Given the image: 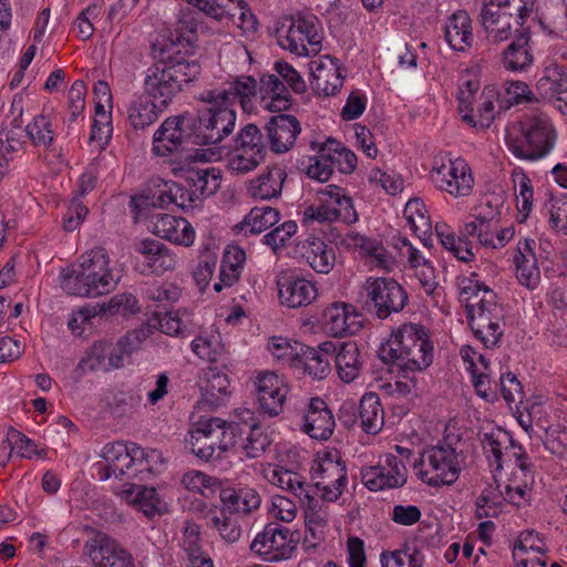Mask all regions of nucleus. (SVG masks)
Instances as JSON below:
<instances>
[{"mask_svg":"<svg viewBox=\"0 0 567 567\" xmlns=\"http://www.w3.org/2000/svg\"><path fill=\"white\" fill-rule=\"evenodd\" d=\"M445 40L456 51H465L472 45V21L464 10L454 12L444 28Z\"/></svg>","mask_w":567,"mask_h":567,"instance_id":"e433bc0d","label":"nucleus"},{"mask_svg":"<svg viewBox=\"0 0 567 567\" xmlns=\"http://www.w3.org/2000/svg\"><path fill=\"white\" fill-rule=\"evenodd\" d=\"M423 561V555L417 549L410 551L406 548L392 551L390 555L382 554L381 556L382 567H422Z\"/></svg>","mask_w":567,"mask_h":567,"instance_id":"052dcab7","label":"nucleus"},{"mask_svg":"<svg viewBox=\"0 0 567 567\" xmlns=\"http://www.w3.org/2000/svg\"><path fill=\"white\" fill-rule=\"evenodd\" d=\"M305 215L317 221H337L340 220L347 225L358 220V214L353 207L351 197L346 193L340 196L339 200L331 204H320L317 207L310 206L306 209Z\"/></svg>","mask_w":567,"mask_h":567,"instance_id":"c756f323","label":"nucleus"},{"mask_svg":"<svg viewBox=\"0 0 567 567\" xmlns=\"http://www.w3.org/2000/svg\"><path fill=\"white\" fill-rule=\"evenodd\" d=\"M195 114L185 112L167 117L153 135V153L168 156L174 152L199 145Z\"/></svg>","mask_w":567,"mask_h":567,"instance_id":"39448f33","label":"nucleus"},{"mask_svg":"<svg viewBox=\"0 0 567 567\" xmlns=\"http://www.w3.org/2000/svg\"><path fill=\"white\" fill-rule=\"evenodd\" d=\"M259 92L264 107L270 112H282L291 106V96L276 74H264L260 79Z\"/></svg>","mask_w":567,"mask_h":567,"instance_id":"72a5a7b5","label":"nucleus"},{"mask_svg":"<svg viewBox=\"0 0 567 567\" xmlns=\"http://www.w3.org/2000/svg\"><path fill=\"white\" fill-rule=\"evenodd\" d=\"M142 402L137 391L127 390L115 393L112 403V412L116 416H125L136 411Z\"/></svg>","mask_w":567,"mask_h":567,"instance_id":"69168bd1","label":"nucleus"},{"mask_svg":"<svg viewBox=\"0 0 567 567\" xmlns=\"http://www.w3.org/2000/svg\"><path fill=\"white\" fill-rule=\"evenodd\" d=\"M312 478L329 480L339 485L348 484V472L346 462L338 452H327L312 466Z\"/></svg>","mask_w":567,"mask_h":567,"instance_id":"a19ab883","label":"nucleus"},{"mask_svg":"<svg viewBox=\"0 0 567 567\" xmlns=\"http://www.w3.org/2000/svg\"><path fill=\"white\" fill-rule=\"evenodd\" d=\"M107 342L96 341L86 352V355L80 360L75 368V372L82 377L87 372L107 371Z\"/></svg>","mask_w":567,"mask_h":567,"instance_id":"603ef678","label":"nucleus"},{"mask_svg":"<svg viewBox=\"0 0 567 567\" xmlns=\"http://www.w3.org/2000/svg\"><path fill=\"white\" fill-rule=\"evenodd\" d=\"M326 150L331 153L333 165L337 166L341 173L350 174L355 169L357 156L352 151L342 147L340 143L331 138L326 142Z\"/></svg>","mask_w":567,"mask_h":567,"instance_id":"680f3d73","label":"nucleus"},{"mask_svg":"<svg viewBox=\"0 0 567 567\" xmlns=\"http://www.w3.org/2000/svg\"><path fill=\"white\" fill-rule=\"evenodd\" d=\"M257 95V81L249 75L236 78L224 90H209L202 94L203 101L209 104L229 106L239 101L244 111L251 107V100Z\"/></svg>","mask_w":567,"mask_h":567,"instance_id":"4468645a","label":"nucleus"},{"mask_svg":"<svg viewBox=\"0 0 567 567\" xmlns=\"http://www.w3.org/2000/svg\"><path fill=\"white\" fill-rule=\"evenodd\" d=\"M207 518L210 519V525L218 530L220 537L228 544L236 543L241 536V527L234 519L226 508H221L219 513L215 509H209Z\"/></svg>","mask_w":567,"mask_h":567,"instance_id":"09e8293b","label":"nucleus"},{"mask_svg":"<svg viewBox=\"0 0 567 567\" xmlns=\"http://www.w3.org/2000/svg\"><path fill=\"white\" fill-rule=\"evenodd\" d=\"M168 104L169 102H163V97H154L144 91L128 106L127 121L130 126L135 131H144L158 120Z\"/></svg>","mask_w":567,"mask_h":567,"instance_id":"412c9836","label":"nucleus"},{"mask_svg":"<svg viewBox=\"0 0 567 567\" xmlns=\"http://www.w3.org/2000/svg\"><path fill=\"white\" fill-rule=\"evenodd\" d=\"M430 178L441 190L454 196H466L471 192L474 178L462 158L449 159L432 168Z\"/></svg>","mask_w":567,"mask_h":567,"instance_id":"9d476101","label":"nucleus"},{"mask_svg":"<svg viewBox=\"0 0 567 567\" xmlns=\"http://www.w3.org/2000/svg\"><path fill=\"white\" fill-rule=\"evenodd\" d=\"M158 60L145 72L143 89L163 102L172 100L192 85L202 72V65L193 49H169L161 44Z\"/></svg>","mask_w":567,"mask_h":567,"instance_id":"f257e3e1","label":"nucleus"},{"mask_svg":"<svg viewBox=\"0 0 567 567\" xmlns=\"http://www.w3.org/2000/svg\"><path fill=\"white\" fill-rule=\"evenodd\" d=\"M128 455L126 444L122 442L106 444L102 451L103 461L95 464L100 480L106 481L112 475L120 481H123L125 476L128 477L132 468V461Z\"/></svg>","mask_w":567,"mask_h":567,"instance_id":"aec40b11","label":"nucleus"},{"mask_svg":"<svg viewBox=\"0 0 567 567\" xmlns=\"http://www.w3.org/2000/svg\"><path fill=\"white\" fill-rule=\"evenodd\" d=\"M219 498L223 507L227 509L228 514H244L247 515L252 511L259 508L261 498L256 489L250 487L223 488L219 493Z\"/></svg>","mask_w":567,"mask_h":567,"instance_id":"f704fd0d","label":"nucleus"},{"mask_svg":"<svg viewBox=\"0 0 567 567\" xmlns=\"http://www.w3.org/2000/svg\"><path fill=\"white\" fill-rule=\"evenodd\" d=\"M218 435L213 425V417L202 420L197 427L190 432L189 439L186 441V447L192 454L199 460L209 462L217 460Z\"/></svg>","mask_w":567,"mask_h":567,"instance_id":"a878e982","label":"nucleus"},{"mask_svg":"<svg viewBox=\"0 0 567 567\" xmlns=\"http://www.w3.org/2000/svg\"><path fill=\"white\" fill-rule=\"evenodd\" d=\"M136 252L144 256L152 272L162 275L174 270L176 256L162 241L153 238L141 239L134 244Z\"/></svg>","mask_w":567,"mask_h":567,"instance_id":"cd10ccee","label":"nucleus"},{"mask_svg":"<svg viewBox=\"0 0 567 567\" xmlns=\"http://www.w3.org/2000/svg\"><path fill=\"white\" fill-rule=\"evenodd\" d=\"M268 481L285 491L290 492L305 507L311 511L316 509L318 501L312 496L313 486L306 484L298 473L284 467H278L271 471Z\"/></svg>","mask_w":567,"mask_h":567,"instance_id":"393cba45","label":"nucleus"},{"mask_svg":"<svg viewBox=\"0 0 567 567\" xmlns=\"http://www.w3.org/2000/svg\"><path fill=\"white\" fill-rule=\"evenodd\" d=\"M286 176L287 175L284 168L268 167L257 178L250 181L248 190L254 198H276L281 194Z\"/></svg>","mask_w":567,"mask_h":567,"instance_id":"4c0bfd02","label":"nucleus"},{"mask_svg":"<svg viewBox=\"0 0 567 567\" xmlns=\"http://www.w3.org/2000/svg\"><path fill=\"white\" fill-rule=\"evenodd\" d=\"M212 106L195 114L199 146L217 145L229 136L236 124V112L229 106Z\"/></svg>","mask_w":567,"mask_h":567,"instance_id":"1a4fd4ad","label":"nucleus"},{"mask_svg":"<svg viewBox=\"0 0 567 567\" xmlns=\"http://www.w3.org/2000/svg\"><path fill=\"white\" fill-rule=\"evenodd\" d=\"M235 145L265 155L267 153L266 145L262 141V134L258 126L255 124H247L245 127L240 130L237 137L235 138Z\"/></svg>","mask_w":567,"mask_h":567,"instance_id":"338daca9","label":"nucleus"},{"mask_svg":"<svg viewBox=\"0 0 567 567\" xmlns=\"http://www.w3.org/2000/svg\"><path fill=\"white\" fill-rule=\"evenodd\" d=\"M153 233L163 239L183 246H190L195 239V230L186 219L167 214L157 215Z\"/></svg>","mask_w":567,"mask_h":567,"instance_id":"c85d7f7f","label":"nucleus"},{"mask_svg":"<svg viewBox=\"0 0 567 567\" xmlns=\"http://www.w3.org/2000/svg\"><path fill=\"white\" fill-rule=\"evenodd\" d=\"M195 11L188 9L179 12L174 29H168L167 37L163 44H167L169 49H193V44L197 39L198 21Z\"/></svg>","mask_w":567,"mask_h":567,"instance_id":"2f4dec72","label":"nucleus"},{"mask_svg":"<svg viewBox=\"0 0 567 567\" xmlns=\"http://www.w3.org/2000/svg\"><path fill=\"white\" fill-rule=\"evenodd\" d=\"M173 182L157 179L142 194L131 197L130 207L136 217L148 208H167L172 204Z\"/></svg>","mask_w":567,"mask_h":567,"instance_id":"7c9ffc66","label":"nucleus"},{"mask_svg":"<svg viewBox=\"0 0 567 567\" xmlns=\"http://www.w3.org/2000/svg\"><path fill=\"white\" fill-rule=\"evenodd\" d=\"M182 484L188 491L204 494L205 489L214 491L219 487L220 481L199 471H189L183 475Z\"/></svg>","mask_w":567,"mask_h":567,"instance_id":"774afa93","label":"nucleus"},{"mask_svg":"<svg viewBox=\"0 0 567 567\" xmlns=\"http://www.w3.org/2000/svg\"><path fill=\"white\" fill-rule=\"evenodd\" d=\"M322 37L319 32V21L316 16L298 14L291 19V24L285 35L278 37L281 48L297 55H315L321 50Z\"/></svg>","mask_w":567,"mask_h":567,"instance_id":"6e6552de","label":"nucleus"},{"mask_svg":"<svg viewBox=\"0 0 567 567\" xmlns=\"http://www.w3.org/2000/svg\"><path fill=\"white\" fill-rule=\"evenodd\" d=\"M257 400L264 414L277 416L284 411L288 388L274 372L260 373L255 381Z\"/></svg>","mask_w":567,"mask_h":567,"instance_id":"2eb2a0df","label":"nucleus"},{"mask_svg":"<svg viewBox=\"0 0 567 567\" xmlns=\"http://www.w3.org/2000/svg\"><path fill=\"white\" fill-rule=\"evenodd\" d=\"M120 495L128 505L143 513L150 519L167 512L166 503L154 487L132 484L128 488L123 489Z\"/></svg>","mask_w":567,"mask_h":567,"instance_id":"5701e85b","label":"nucleus"},{"mask_svg":"<svg viewBox=\"0 0 567 567\" xmlns=\"http://www.w3.org/2000/svg\"><path fill=\"white\" fill-rule=\"evenodd\" d=\"M408 470L398 456H385V465L370 466L362 470L361 481L370 491L401 487L406 483Z\"/></svg>","mask_w":567,"mask_h":567,"instance_id":"f8f14e48","label":"nucleus"},{"mask_svg":"<svg viewBox=\"0 0 567 567\" xmlns=\"http://www.w3.org/2000/svg\"><path fill=\"white\" fill-rule=\"evenodd\" d=\"M556 133L550 122L543 117H530L507 131L506 142L513 154L523 159L535 161L553 148Z\"/></svg>","mask_w":567,"mask_h":567,"instance_id":"20e7f679","label":"nucleus"},{"mask_svg":"<svg viewBox=\"0 0 567 567\" xmlns=\"http://www.w3.org/2000/svg\"><path fill=\"white\" fill-rule=\"evenodd\" d=\"M333 158L331 153L326 150V143L320 147L319 155L316 156L315 163L309 164L306 168L307 175L321 183L329 181L333 173Z\"/></svg>","mask_w":567,"mask_h":567,"instance_id":"e2e57ef3","label":"nucleus"},{"mask_svg":"<svg viewBox=\"0 0 567 567\" xmlns=\"http://www.w3.org/2000/svg\"><path fill=\"white\" fill-rule=\"evenodd\" d=\"M305 258L310 267L319 274H329L336 262L334 249L320 238L308 241Z\"/></svg>","mask_w":567,"mask_h":567,"instance_id":"c03bdc74","label":"nucleus"},{"mask_svg":"<svg viewBox=\"0 0 567 567\" xmlns=\"http://www.w3.org/2000/svg\"><path fill=\"white\" fill-rule=\"evenodd\" d=\"M433 342L429 330L419 323H403L379 348V358L404 372L423 371L433 362Z\"/></svg>","mask_w":567,"mask_h":567,"instance_id":"f03ea898","label":"nucleus"},{"mask_svg":"<svg viewBox=\"0 0 567 567\" xmlns=\"http://www.w3.org/2000/svg\"><path fill=\"white\" fill-rule=\"evenodd\" d=\"M184 177L189 188H193L198 198L199 196L214 195L221 184L220 169L215 167H189L185 169Z\"/></svg>","mask_w":567,"mask_h":567,"instance_id":"ea45409f","label":"nucleus"},{"mask_svg":"<svg viewBox=\"0 0 567 567\" xmlns=\"http://www.w3.org/2000/svg\"><path fill=\"white\" fill-rule=\"evenodd\" d=\"M270 150L276 154H282L292 148L301 125L298 118L289 114L272 115L265 125Z\"/></svg>","mask_w":567,"mask_h":567,"instance_id":"dca6fc26","label":"nucleus"},{"mask_svg":"<svg viewBox=\"0 0 567 567\" xmlns=\"http://www.w3.org/2000/svg\"><path fill=\"white\" fill-rule=\"evenodd\" d=\"M516 278L528 289H535L540 281V271L537 267L535 254L525 255L522 249L515 256Z\"/></svg>","mask_w":567,"mask_h":567,"instance_id":"3c124183","label":"nucleus"},{"mask_svg":"<svg viewBox=\"0 0 567 567\" xmlns=\"http://www.w3.org/2000/svg\"><path fill=\"white\" fill-rule=\"evenodd\" d=\"M94 567H134L132 555L103 533H95L83 547Z\"/></svg>","mask_w":567,"mask_h":567,"instance_id":"9b49d317","label":"nucleus"},{"mask_svg":"<svg viewBox=\"0 0 567 567\" xmlns=\"http://www.w3.org/2000/svg\"><path fill=\"white\" fill-rule=\"evenodd\" d=\"M213 425L218 435V452L216 458H221L224 453L234 447L240 434L239 425L234 422H226L219 417H213Z\"/></svg>","mask_w":567,"mask_h":567,"instance_id":"6e6d98bb","label":"nucleus"},{"mask_svg":"<svg viewBox=\"0 0 567 567\" xmlns=\"http://www.w3.org/2000/svg\"><path fill=\"white\" fill-rule=\"evenodd\" d=\"M530 33L523 29L503 52V63L506 70L525 71L532 65L534 55L529 45Z\"/></svg>","mask_w":567,"mask_h":567,"instance_id":"c9c22d12","label":"nucleus"},{"mask_svg":"<svg viewBox=\"0 0 567 567\" xmlns=\"http://www.w3.org/2000/svg\"><path fill=\"white\" fill-rule=\"evenodd\" d=\"M277 285L280 302L289 308L306 307L318 296L315 284L300 277L282 275Z\"/></svg>","mask_w":567,"mask_h":567,"instance_id":"6ab92c4d","label":"nucleus"},{"mask_svg":"<svg viewBox=\"0 0 567 567\" xmlns=\"http://www.w3.org/2000/svg\"><path fill=\"white\" fill-rule=\"evenodd\" d=\"M483 450L486 454H492L496 462V471L503 468V450L508 451V444H512L513 436L502 429H495L491 432H484L480 437Z\"/></svg>","mask_w":567,"mask_h":567,"instance_id":"de8ad7c7","label":"nucleus"},{"mask_svg":"<svg viewBox=\"0 0 567 567\" xmlns=\"http://www.w3.org/2000/svg\"><path fill=\"white\" fill-rule=\"evenodd\" d=\"M192 350L200 359L207 360L210 363H219L224 368L227 367L228 357L224 344L219 341V337H198L192 342Z\"/></svg>","mask_w":567,"mask_h":567,"instance_id":"49530a36","label":"nucleus"},{"mask_svg":"<svg viewBox=\"0 0 567 567\" xmlns=\"http://www.w3.org/2000/svg\"><path fill=\"white\" fill-rule=\"evenodd\" d=\"M329 63L312 61L310 66L311 86L324 96L334 95L342 86L344 75L338 64V60L329 58Z\"/></svg>","mask_w":567,"mask_h":567,"instance_id":"b1692460","label":"nucleus"},{"mask_svg":"<svg viewBox=\"0 0 567 567\" xmlns=\"http://www.w3.org/2000/svg\"><path fill=\"white\" fill-rule=\"evenodd\" d=\"M27 135L34 146L50 148L54 142V131L49 116L40 114L25 127Z\"/></svg>","mask_w":567,"mask_h":567,"instance_id":"5fc2aeb1","label":"nucleus"},{"mask_svg":"<svg viewBox=\"0 0 567 567\" xmlns=\"http://www.w3.org/2000/svg\"><path fill=\"white\" fill-rule=\"evenodd\" d=\"M265 157V154L234 145V154L230 157L228 165L231 171L245 174L256 168L261 162H264Z\"/></svg>","mask_w":567,"mask_h":567,"instance_id":"4d7b16f0","label":"nucleus"},{"mask_svg":"<svg viewBox=\"0 0 567 567\" xmlns=\"http://www.w3.org/2000/svg\"><path fill=\"white\" fill-rule=\"evenodd\" d=\"M466 318L472 330L482 332V328L491 324H501L504 319L503 309L497 303V296L493 290H485L477 302L466 305Z\"/></svg>","mask_w":567,"mask_h":567,"instance_id":"4be33fe9","label":"nucleus"},{"mask_svg":"<svg viewBox=\"0 0 567 567\" xmlns=\"http://www.w3.org/2000/svg\"><path fill=\"white\" fill-rule=\"evenodd\" d=\"M354 308L346 302H333L322 312L324 330L332 337H344L357 333L362 324L357 320Z\"/></svg>","mask_w":567,"mask_h":567,"instance_id":"f3484780","label":"nucleus"},{"mask_svg":"<svg viewBox=\"0 0 567 567\" xmlns=\"http://www.w3.org/2000/svg\"><path fill=\"white\" fill-rule=\"evenodd\" d=\"M228 375L210 369V375L203 388L202 403L212 410L225 405L230 392Z\"/></svg>","mask_w":567,"mask_h":567,"instance_id":"37998d69","label":"nucleus"},{"mask_svg":"<svg viewBox=\"0 0 567 567\" xmlns=\"http://www.w3.org/2000/svg\"><path fill=\"white\" fill-rule=\"evenodd\" d=\"M437 237L445 249L451 251L455 258L461 261L470 262L474 258L472 244L468 239L458 236L455 237L453 233H444L437 230Z\"/></svg>","mask_w":567,"mask_h":567,"instance_id":"13d9d810","label":"nucleus"},{"mask_svg":"<svg viewBox=\"0 0 567 567\" xmlns=\"http://www.w3.org/2000/svg\"><path fill=\"white\" fill-rule=\"evenodd\" d=\"M336 421L321 398H312L303 415L302 431L311 439L327 441L333 433Z\"/></svg>","mask_w":567,"mask_h":567,"instance_id":"a211bd4d","label":"nucleus"},{"mask_svg":"<svg viewBox=\"0 0 567 567\" xmlns=\"http://www.w3.org/2000/svg\"><path fill=\"white\" fill-rule=\"evenodd\" d=\"M363 290L365 299L362 308L380 320L401 312L409 300L405 289L392 278H369Z\"/></svg>","mask_w":567,"mask_h":567,"instance_id":"423d86ee","label":"nucleus"},{"mask_svg":"<svg viewBox=\"0 0 567 567\" xmlns=\"http://www.w3.org/2000/svg\"><path fill=\"white\" fill-rule=\"evenodd\" d=\"M79 260L63 274L61 285L68 293L95 298L115 288L118 278L110 268V257L104 248L95 247Z\"/></svg>","mask_w":567,"mask_h":567,"instance_id":"7ed1b4c3","label":"nucleus"},{"mask_svg":"<svg viewBox=\"0 0 567 567\" xmlns=\"http://www.w3.org/2000/svg\"><path fill=\"white\" fill-rule=\"evenodd\" d=\"M564 87H567L566 66L550 62L544 68L543 74L536 83L537 94L540 99L553 102Z\"/></svg>","mask_w":567,"mask_h":567,"instance_id":"58836bf2","label":"nucleus"},{"mask_svg":"<svg viewBox=\"0 0 567 567\" xmlns=\"http://www.w3.org/2000/svg\"><path fill=\"white\" fill-rule=\"evenodd\" d=\"M291 533L279 523H269L250 545L251 551L265 556L267 561H278L287 557L292 549Z\"/></svg>","mask_w":567,"mask_h":567,"instance_id":"ddd939ff","label":"nucleus"},{"mask_svg":"<svg viewBox=\"0 0 567 567\" xmlns=\"http://www.w3.org/2000/svg\"><path fill=\"white\" fill-rule=\"evenodd\" d=\"M458 441V436H446L443 444L432 446L414 461L415 468L423 465L425 461L429 462L434 474L426 477L429 473L420 471V476L430 486L452 485L458 478L461 466L456 450L453 447V444Z\"/></svg>","mask_w":567,"mask_h":567,"instance_id":"0eeeda50","label":"nucleus"},{"mask_svg":"<svg viewBox=\"0 0 567 567\" xmlns=\"http://www.w3.org/2000/svg\"><path fill=\"white\" fill-rule=\"evenodd\" d=\"M361 429L369 434H377L383 426V410L377 393H365L358 408Z\"/></svg>","mask_w":567,"mask_h":567,"instance_id":"79ce46f5","label":"nucleus"},{"mask_svg":"<svg viewBox=\"0 0 567 567\" xmlns=\"http://www.w3.org/2000/svg\"><path fill=\"white\" fill-rule=\"evenodd\" d=\"M467 85L470 86L468 92L461 91L458 96V110L461 113H464L463 121L472 126L480 125L482 127H488L494 118V104L489 100H484L482 103H480L476 107L480 114V118L475 120L474 114H472L474 109L471 106V99L473 96L472 83L467 82Z\"/></svg>","mask_w":567,"mask_h":567,"instance_id":"a18cd8bd","label":"nucleus"},{"mask_svg":"<svg viewBox=\"0 0 567 567\" xmlns=\"http://www.w3.org/2000/svg\"><path fill=\"white\" fill-rule=\"evenodd\" d=\"M279 221V212L270 206H256L245 217L244 224L251 234H260Z\"/></svg>","mask_w":567,"mask_h":567,"instance_id":"864d4df0","label":"nucleus"},{"mask_svg":"<svg viewBox=\"0 0 567 567\" xmlns=\"http://www.w3.org/2000/svg\"><path fill=\"white\" fill-rule=\"evenodd\" d=\"M300 350L297 357L303 364L305 371L315 379H324L331 370L330 361L337 351V343L326 341L318 348L302 346Z\"/></svg>","mask_w":567,"mask_h":567,"instance_id":"bb28decb","label":"nucleus"},{"mask_svg":"<svg viewBox=\"0 0 567 567\" xmlns=\"http://www.w3.org/2000/svg\"><path fill=\"white\" fill-rule=\"evenodd\" d=\"M545 208L549 215L550 228L567 235V196L550 197Z\"/></svg>","mask_w":567,"mask_h":567,"instance_id":"bf43d9fd","label":"nucleus"},{"mask_svg":"<svg viewBox=\"0 0 567 567\" xmlns=\"http://www.w3.org/2000/svg\"><path fill=\"white\" fill-rule=\"evenodd\" d=\"M332 359L334 360L338 375L343 382L350 383L359 377L363 361L355 342L337 343V351L333 353Z\"/></svg>","mask_w":567,"mask_h":567,"instance_id":"473e14b6","label":"nucleus"},{"mask_svg":"<svg viewBox=\"0 0 567 567\" xmlns=\"http://www.w3.org/2000/svg\"><path fill=\"white\" fill-rule=\"evenodd\" d=\"M271 441L259 424L254 423L244 445L245 455L257 458L269 447Z\"/></svg>","mask_w":567,"mask_h":567,"instance_id":"0e129e2a","label":"nucleus"},{"mask_svg":"<svg viewBox=\"0 0 567 567\" xmlns=\"http://www.w3.org/2000/svg\"><path fill=\"white\" fill-rule=\"evenodd\" d=\"M503 94L499 96L502 107L509 109L512 105L537 102V96L532 92L528 84L523 81H505Z\"/></svg>","mask_w":567,"mask_h":567,"instance_id":"8fccbe9b","label":"nucleus"}]
</instances>
